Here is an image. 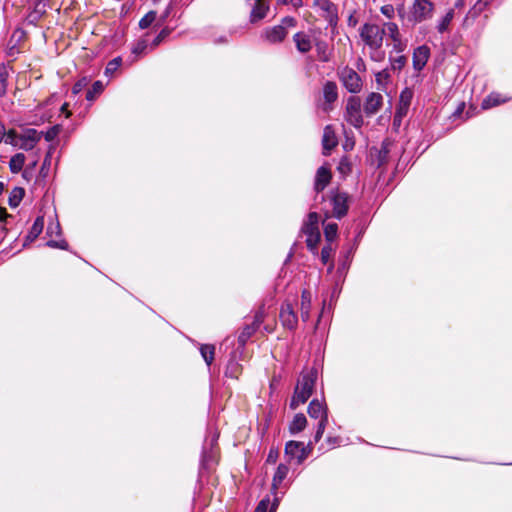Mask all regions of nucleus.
I'll use <instances>...</instances> for the list:
<instances>
[{
    "label": "nucleus",
    "mask_w": 512,
    "mask_h": 512,
    "mask_svg": "<svg viewBox=\"0 0 512 512\" xmlns=\"http://www.w3.org/2000/svg\"><path fill=\"white\" fill-rule=\"evenodd\" d=\"M40 134L35 129H27L19 135L18 147L25 151L34 149L36 144L40 141Z\"/></svg>",
    "instance_id": "ddd939ff"
},
{
    "label": "nucleus",
    "mask_w": 512,
    "mask_h": 512,
    "mask_svg": "<svg viewBox=\"0 0 512 512\" xmlns=\"http://www.w3.org/2000/svg\"><path fill=\"white\" fill-rule=\"evenodd\" d=\"M308 414L311 418L328 423V412L326 405L318 399H313L308 406Z\"/></svg>",
    "instance_id": "dca6fc26"
},
{
    "label": "nucleus",
    "mask_w": 512,
    "mask_h": 512,
    "mask_svg": "<svg viewBox=\"0 0 512 512\" xmlns=\"http://www.w3.org/2000/svg\"><path fill=\"white\" fill-rule=\"evenodd\" d=\"M46 245L51 248H57L62 250L68 249V243L64 239H61L59 241L50 239L47 241Z\"/></svg>",
    "instance_id": "3c124183"
},
{
    "label": "nucleus",
    "mask_w": 512,
    "mask_h": 512,
    "mask_svg": "<svg viewBox=\"0 0 512 512\" xmlns=\"http://www.w3.org/2000/svg\"><path fill=\"white\" fill-rule=\"evenodd\" d=\"M338 144V140L336 137V134L333 130V128L328 125L324 128L323 131V138H322V145H323V153L325 155H328L330 151L336 147Z\"/></svg>",
    "instance_id": "6ab92c4d"
},
{
    "label": "nucleus",
    "mask_w": 512,
    "mask_h": 512,
    "mask_svg": "<svg viewBox=\"0 0 512 512\" xmlns=\"http://www.w3.org/2000/svg\"><path fill=\"white\" fill-rule=\"evenodd\" d=\"M87 85V80L86 78H83L81 80H79L78 82H76L74 85H73V88H72V92L73 94H78L79 92L82 91V89Z\"/></svg>",
    "instance_id": "052dcab7"
},
{
    "label": "nucleus",
    "mask_w": 512,
    "mask_h": 512,
    "mask_svg": "<svg viewBox=\"0 0 512 512\" xmlns=\"http://www.w3.org/2000/svg\"><path fill=\"white\" fill-rule=\"evenodd\" d=\"M313 5L330 24L338 19L337 5L330 0H315Z\"/></svg>",
    "instance_id": "9d476101"
},
{
    "label": "nucleus",
    "mask_w": 512,
    "mask_h": 512,
    "mask_svg": "<svg viewBox=\"0 0 512 512\" xmlns=\"http://www.w3.org/2000/svg\"><path fill=\"white\" fill-rule=\"evenodd\" d=\"M317 380V371L312 369L308 372L302 373L297 381L294 389V394L290 401V408L297 409L301 404H304L312 395L314 386Z\"/></svg>",
    "instance_id": "f257e3e1"
},
{
    "label": "nucleus",
    "mask_w": 512,
    "mask_h": 512,
    "mask_svg": "<svg viewBox=\"0 0 512 512\" xmlns=\"http://www.w3.org/2000/svg\"><path fill=\"white\" fill-rule=\"evenodd\" d=\"M156 12L155 11H149L147 14H145L139 21V27L141 29L148 28L156 19Z\"/></svg>",
    "instance_id": "37998d69"
},
{
    "label": "nucleus",
    "mask_w": 512,
    "mask_h": 512,
    "mask_svg": "<svg viewBox=\"0 0 512 512\" xmlns=\"http://www.w3.org/2000/svg\"><path fill=\"white\" fill-rule=\"evenodd\" d=\"M315 47L319 59L323 62H328L330 60L328 44L325 41L318 40L315 42Z\"/></svg>",
    "instance_id": "f704fd0d"
},
{
    "label": "nucleus",
    "mask_w": 512,
    "mask_h": 512,
    "mask_svg": "<svg viewBox=\"0 0 512 512\" xmlns=\"http://www.w3.org/2000/svg\"><path fill=\"white\" fill-rule=\"evenodd\" d=\"M383 105V96L377 92H371L367 95L364 102V112L367 116L375 115Z\"/></svg>",
    "instance_id": "2eb2a0df"
},
{
    "label": "nucleus",
    "mask_w": 512,
    "mask_h": 512,
    "mask_svg": "<svg viewBox=\"0 0 512 512\" xmlns=\"http://www.w3.org/2000/svg\"><path fill=\"white\" fill-rule=\"evenodd\" d=\"M169 35V30L163 29L161 32L154 38L152 42V48L158 46L167 36Z\"/></svg>",
    "instance_id": "6e6d98bb"
},
{
    "label": "nucleus",
    "mask_w": 512,
    "mask_h": 512,
    "mask_svg": "<svg viewBox=\"0 0 512 512\" xmlns=\"http://www.w3.org/2000/svg\"><path fill=\"white\" fill-rule=\"evenodd\" d=\"M67 108H68V104H67V103H64V104L61 106V112L66 113V117H69V116H70V112H68Z\"/></svg>",
    "instance_id": "774afa93"
},
{
    "label": "nucleus",
    "mask_w": 512,
    "mask_h": 512,
    "mask_svg": "<svg viewBox=\"0 0 512 512\" xmlns=\"http://www.w3.org/2000/svg\"><path fill=\"white\" fill-rule=\"evenodd\" d=\"M200 353H201V356L203 357L205 363L208 366H210L212 361L214 360V353H215L214 346L209 345V344L201 345Z\"/></svg>",
    "instance_id": "c9c22d12"
},
{
    "label": "nucleus",
    "mask_w": 512,
    "mask_h": 512,
    "mask_svg": "<svg viewBox=\"0 0 512 512\" xmlns=\"http://www.w3.org/2000/svg\"><path fill=\"white\" fill-rule=\"evenodd\" d=\"M8 217H10V215L6 212L5 209L0 207V223L5 222Z\"/></svg>",
    "instance_id": "69168bd1"
},
{
    "label": "nucleus",
    "mask_w": 512,
    "mask_h": 512,
    "mask_svg": "<svg viewBox=\"0 0 512 512\" xmlns=\"http://www.w3.org/2000/svg\"><path fill=\"white\" fill-rule=\"evenodd\" d=\"M339 173L342 175H347L351 172V163L348 158L344 157L340 160L339 165L337 167Z\"/></svg>",
    "instance_id": "a18cd8bd"
},
{
    "label": "nucleus",
    "mask_w": 512,
    "mask_h": 512,
    "mask_svg": "<svg viewBox=\"0 0 512 512\" xmlns=\"http://www.w3.org/2000/svg\"><path fill=\"white\" fill-rule=\"evenodd\" d=\"M54 152H55V147L53 145H51L45 155V158L43 160V163H42L40 171H39V176L43 179L46 178L49 174V170L51 167L52 157H53Z\"/></svg>",
    "instance_id": "c756f323"
},
{
    "label": "nucleus",
    "mask_w": 512,
    "mask_h": 512,
    "mask_svg": "<svg viewBox=\"0 0 512 512\" xmlns=\"http://www.w3.org/2000/svg\"><path fill=\"white\" fill-rule=\"evenodd\" d=\"M43 228H44V217L38 216L35 219L31 229L29 230V232L25 238L23 246H27L28 244L32 243L42 233Z\"/></svg>",
    "instance_id": "412c9836"
},
{
    "label": "nucleus",
    "mask_w": 512,
    "mask_h": 512,
    "mask_svg": "<svg viewBox=\"0 0 512 512\" xmlns=\"http://www.w3.org/2000/svg\"><path fill=\"white\" fill-rule=\"evenodd\" d=\"M349 195L338 189L331 190L329 194V202L332 206V216L341 219L349 209Z\"/></svg>",
    "instance_id": "39448f33"
},
{
    "label": "nucleus",
    "mask_w": 512,
    "mask_h": 512,
    "mask_svg": "<svg viewBox=\"0 0 512 512\" xmlns=\"http://www.w3.org/2000/svg\"><path fill=\"white\" fill-rule=\"evenodd\" d=\"M388 148L385 144L382 145L381 150L379 151V166H382L386 162V158L388 155Z\"/></svg>",
    "instance_id": "bf43d9fd"
},
{
    "label": "nucleus",
    "mask_w": 512,
    "mask_h": 512,
    "mask_svg": "<svg viewBox=\"0 0 512 512\" xmlns=\"http://www.w3.org/2000/svg\"><path fill=\"white\" fill-rule=\"evenodd\" d=\"M340 80L350 93H358L362 89V80L359 74L352 68L345 67L340 72Z\"/></svg>",
    "instance_id": "6e6552de"
},
{
    "label": "nucleus",
    "mask_w": 512,
    "mask_h": 512,
    "mask_svg": "<svg viewBox=\"0 0 512 512\" xmlns=\"http://www.w3.org/2000/svg\"><path fill=\"white\" fill-rule=\"evenodd\" d=\"M493 0H479L476 4V7H478V10L481 11L483 8L488 6Z\"/></svg>",
    "instance_id": "0e129e2a"
},
{
    "label": "nucleus",
    "mask_w": 512,
    "mask_h": 512,
    "mask_svg": "<svg viewBox=\"0 0 512 512\" xmlns=\"http://www.w3.org/2000/svg\"><path fill=\"white\" fill-rule=\"evenodd\" d=\"M297 21L294 17L286 16L282 18L279 25L265 28L261 33V38L270 44L282 42L287 34L289 28H294Z\"/></svg>",
    "instance_id": "f03ea898"
},
{
    "label": "nucleus",
    "mask_w": 512,
    "mask_h": 512,
    "mask_svg": "<svg viewBox=\"0 0 512 512\" xmlns=\"http://www.w3.org/2000/svg\"><path fill=\"white\" fill-rule=\"evenodd\" d=\"M393 42V50L397 54L402 53L406 49V43L402 41L401 36L392 39Z\"/></svg>",
    "instance_id": "8fccbe9b"
},
{
    "label": "nucleus",
    "mask_w": 512,
    "mask_h": 512,
    "mask_svg": "<svg viewBox=\"0 0 512 512\" xmlns=\"http://www.w3.org/2000/svg\"><path fill=\"white\" fill-rule=\"evenodd\" d=\"M381 28L385 29V34L387 33L391 40L401 36L398 25L394 22H387Z\"/></svg>",
    "instance_id": "a19ab883"
},
{
    "label": "nucleus",
    "mask_w": 512,
    "mask_h": 512,
    "mask_svg": "<svg viewBox=\"0 0 512 512\" xmlns=\"http://www.w3.org/2000/svg\"><path fill=\"white\" fill-rule=\"evenodd\" d=\"M268 11H269L268 5H266L262 1L256 2L255 6L253 7V9L250 13V22L256 23V22L264 19L267 16Z\"/></svg>",
    "instance_id": "b1692460"
},
{
    "label": "nucleus",
    "mask_w": 512,
    "mask_h": 512,
    "mask_svg": "<svg viewBox=\"0 0 512 512\" xmlns=\"http://www.w3.org/2000/svg\"><path fill=\"white\" fill-rule=\"evenodd\" d=\"M57 133H58V128L57 127H53L51 128L50 130H48L46 133H45V139L46 141H52L54 140V138L57 136Z\"/></svg>",
    "instance_id": "e2e57ef3"
},
{
    "label": "nucleus",
    "mask_w": 512,
    "mask_h": 512,
    "mask_svg": "<svg viewBox=\"0 0 512 512\" xmlns=\"http://www.w3.org/2000/svg\"><path fill=\"white\" fill-rule=\"evenodd\" d=\"M148 47V42L145 39L139 40L132 48V53L136 55L143 54Z\"/></svg>",
    "instance_id": "de8ad7c7"
},
{
    "label": "nucleus",
    "mask_w": 512,
    "mask_h": 512,
    "mask_svg": "<svg viewBox=\"0 0 512 512\" xmlns=\"http://www.w3.org/2000/svg\"><path fill=\"white\" fill-rule=\"evenodd\" d=\"M26 33L23 29H16L7 42L6 54L13 59L21 52V43L25 40Z\"/></svg>",
    "instance_id": "9b49d317"
},
{
    "label": "nucleus",
    "mask_w": 512,
    "mask_h": 512,
    "mask_svg": "<svg viewBox=\"0 0 512 512\" xmlns=\"http://www.w3.org/2000/svg\"><path fill=\"white\" fill-rule=\"evenodd\" d=\"M333 249L330 244L325 245L321 250V261L327 264L332 256Z\"/></svg>",
    "instance_id": "09e8293b"
},
{
    "label": "nucleus",
    "mask_w": 512,
    "mask_h": 512,
    "mask_svg": "<svg viewBox=\"0 0 512 512\" xmlns=\"http://www.w3.org/2000/svg\"><path fill=\"white\" fill-rule=\"evenodd\" d=\"M311 309V294L304 290L301 295V318L304 322L309 320Z\"/></svg>",
    "instance_id": "bb28decb"
},
{
    "label": "nucleus",
    "mask_w": 512,
    "mask_h": 512,
    "mask_svg": "<svg viewBox=\"0 0 512 512\" xmlns=\"http://www.w3.org/2000/svg\"><path fill=\"white\" fill-rule=\"evenodd\" d=\"M121 64H122L121 57H116V58L110 60L107 63V66L105 68V75L111 77L119 69Z\"/></svg>",
    "instance_id": "58836bf2"
},
{
    "label": "nucleus",
    "mask_w": 512,
    "mask_h": 512,
    "mask_svg": "<svg viewBox=\"0 0 512 512\" xmlns=\"http://www.w3.org/2000/svg\"><path fill=\"white\" fill-rule=\"evenodd\" d=\"M385 29L379 25L365 23L360 28V37L363 42L372 50H379L383 44Z\"/></svg>",
    "instance_id": "7ed1b4c3"
},
{
    "label": "nucleus",
    "mask_w": 512,
    "mask_h": 512,
    "mask_svg": "<svg viewBox=\"0 0 512 512\" xmlns=\"http://www.w3.org/2000/svg\"><path fill=\"white\" fill-rule=\"evenodd\" d=\"M413 97V93L410 89H404L400 94L399 105L396 111V116L402 117L407 114L409 106L411 104V100Z\"/></svg>",
    "instance_id": "4be33fe9"
},
{
    "label": "nucleus",
    "mask_w": 512,
    "mask_h": 512,
    "mask_svg": "<svg viewBox=\"0 0 512 512\" xmlns=\"http://www.w3.org/2000/svg\"><path fill=\"white\" fill-rule=\"evenodd\" d=\"M264 317L265 309L262 306L256 311L253 322L251 324L245 325L242 331L240 332L238 336V342L241 345H245L249 338L257 331L261 323L264 321Z\"/></svg>",
    "instance_id": "1a4fd4ad"
},
{
    "label": "nucleus",
    "mask_w": 512,
    "mask_h": 512,
    "mask_svg": "<svg viewBox=\"0 0 512 512\" xmlns=\"http://www.w3.org/2000/svg\"><path fill=\"white\" fill-rule=\"evenodd\" d=\"M304 234L306 235L307 247L312 251L316 250L317 244L320 240V232L314 231V232L304 233Z\"/></svg>",
    "instance_id": "4c0bfd02"
},
{
    "label": "nucleus",
    "mask_w": 512,
    "mask_h": 512,
    "mask_svg": "<svg viewBox=\"0 0 512 512\" xmlns=\"http://www.w3.org/2000/svg\"><path fill=\"white\" fill-rule=\"evenodd\" d=\"M302 231L303 233L319 231L318 214L316 212H311L308 214L307 220L303 225Z\"/></svg>",
    "instance_id": "2f4dec72"
},
{
    "label": "nucleus",
    "mask_w": 512,
    "mask_h": 512,
    "mask_svg": "<svg viewBox=\"0 0 512 512\" xmlns=\"http://www.w3.org/2000/svg\"><path fill=\"white\" fill-rule=\"evenodd\" d=\"M289 472V467L286 464H279L276 472L272 479V492L276 494V490L281 485L283 480L287 477Z\"/></svg>",
    "instance_id": "393cba45"
},
{
    "label": "nucleus",
    "mask_w": 512,
    "mask_h": 512,
    "mask_svg": "<svg viewBox=\"0 0 512 512\" xmlns=\"http://www.w3.org/2000/svg\"><path fill=\"white\" fill-rule=\"evenodd\" d=\"M5 143L11 144L13 146L18 147L19 144V135L15 130H9L7 133L5 132V137L3 139Z\"/></svg>",
    "instance_id": "c03bdc74"
},
{
    "label": "nucleus",
    "mask_w": 512,
    "mask_h": 512,
    "mask_svg": "<svg viewBox=\"0 0 512 512\" xmlns=\"http://www.w3.org/2000/svg\"><path fill=\"white\" fill-rule=\"evenodd\" d=\"M312 445V442L308 443L305 447L302 442L289 441L285 445V455L288 461L296 460L297 464H301L308 457V448Z\"/></svg>",
    "instance_id": "0eeeda50"
},
{
    "label": "nucleus",
    "mask_w": 512,
    "mask_h": 512,
    "mask_svg": "<svg viewBox=\"0 0 512 512\" xmlns=\"http://www.w3.org/2000/svg\"><path fill=\"white\" fill-rule=\"evenodd\" d=\"M338 226L336 223H327L324 226V234L328 242H332L337 236Z\"/></svg>",
    "instance_id": "79ce46f5"
},
{
    "label": "nucleus",
    "mask_w": 512,
    "mask_h": 512,
    "mask_svg": "<svg viewBox=\"0 0 512 512\" xmlns=\"http://www.w3.org/2000/svg\"><path fill=\"white\" fill-rule=\"evenodd\" d=\"M435 5L430 0H414L410 12L409 20L415 24L430 20L433 17Z\"/></svg>",
    "instance_id": "20e7f679"
},
{
    "label": "nucleus",
    "mask_w": 512,
    "mask_h": 512,
    "mask_svg": "<svg viewBox=\"0 0 512 512\" xmlns=\"http://www.w3.org/2000/svg\"><path fill=\"white\" fill-rule=\"evenodd\" d=\"M279 317L285 328L289 330L296 329L298 318L291 303L286 302L282 304Z\"/></svg>",
    "instance_id": "f8f14e48"
},
{
    "label": "nucleus",
    "mask_w": 512,
    "mask_h": 512,
    "mask_svg": "<svg viewBox=\"0 0 512 512\" xmlns=\"http://www.w3.org/2000/svg\"><path fill=\"white\" fill-rule=\"evenodd\" d=\"M307 425V419L304 414L298 413L294 416L289 426L291 434H297L305 429Z\"/></svg>",
    "instance_id": "a878e982"
},
{
    "label": "nucleus",
    "mask_w": 512,
    "mask_h": 512,
    "mask_svg": "<svg viewBox=\"0 0 512 512\" xmlns=\"http://www.w3.org/2000/svg\"><path fill=\"white\" fill-rule=\"evenodd\" d=\"M279 503V498L277 496L274 497L273 503L270 506V512H275Z\"/></svg>",
    "instance_id": "338daca9"
},
{
    "label": "nucleus",
    "mask_w": 512,
    "mask_h": 512,
    "mask_svg": "<svg viewBox=\"0 0 512 512\" xmlns=\"http://www.w3.org/2000/svg\"><path fill=\"white\" fill-rule=\"evenodd\" d=\"M241 372L242 366L235 359L229 360L226 366L225 376L232 379H237Z\"/></svg>",
    "instance_id": "473e14b6"
},
{
    "label": "nucleus",
    "mask_w": 512,
    "mask_h": 512,
    "mask_svg": "<svg viewBox=\"0 0 512 512\" xmlns=\"http://www.w3.org/2000/svg\"><path fill=\"white\" fill-rule=\"evenodd\" d=\"M293 41L296 45V49L302 54L308 53L312 49V39L305 32H297L294 34Z\"/></svg>",
    "instance_id": "aec40b11"
},
{
    "label": "nucleus",
    "mask_w": 512,
    "mask_h": 512,
    "mask_svg": "<svg viewBox=\"0 0 512 512\" xmlns=\"http://www.w3.org/2000/svg\"><path fill=\"white\" fill-rule=\"evenodd\" d=\"M323 98L325 104L323 105L324 111H329L331 109V104L335 102L338 98V88L335 82L327 81L323 86Z\"/></svg>",
    "instance_id": "f3484780"
},
{
    "label": "nucleus",
    "mask_w": 512,
    "mask_h": 512,
    "mask_svg": "<svg viewBox=\"0 0 512 512\" xmlns=\"http://www.w3.org/2000/svg\"><path fill=\"white\" fill-rule=\"evenodd\" d=\"M326 425H327V423H323V421H318L317 429H316V432L313 437L314 443H317L320 441V439L322 438L323 433L325 431Z\"/></svg>",
    "instance_id": "864d4df0"
},
{
    "label": "nucleus",
    "mask_w": 512,
    "mask_h": 512,
    "mask_svg": "<svg viewBox=\"0 0 512 512\" xmlns=\"http://www.w3.org/2000/svg\"><path fill=\"white\" fill-rule=\"evenodd\" d=\"M25 195V190L22 187H14L10 194L8 203L11 208H16L19 206L21 201L23 200V197Z\"/></svg>",
    "instance_id": "7c9ffc66"
},
{
    "label": "nucleus",
    "mask_w": 512,
    "mask_h": 512,
    "mask_svg": "<svg viewBox=\"0 0 512 512\" xmlns=\"http://www.w3.org/2000/svg\"><path fill=\"white\" fill-rule=\"evenodd\" d=\"M509 100H510L509 97H506L497 92H492L482 101L481 106L483 109H490L492 107L506 103Z\"/></svg>",
    "instance_id": "5701e85b"
},
{
    "label": "nucleus",
    "mask_w": 512,
    "mask_h": 512,
    "mask_svg": "<svg viewBox=\"0 0 512 512\" xmlns=\"http://www.w3.org/2000/svg\"><path fill=\"white\" fill-rule=\"evenodd\" d=\"M103 89V83L101 81H95L91 89L87 91L86 99L88 101H93L97 97V95H99L103 91Z\"/></svg>",
    "instance_id": "e433bc0d"
},
{
    "label": "nucleus",
    "mask_w": 512,
    "mask_h": 512,
    "mask_svg": "<svg viewBox=\"0 0 512 512\" xmlns=\"http://www.w3.org/2000/svg\"><path fill=\"white\" fill-rule=\"evenodd\" d=\"M269 505H270V499H269V497H265L258 503L254 512H267Z\"/></svg>",
    "instance_id": "4d7b16f0"
},
{
    "label": "nucleus",
    "mask_w": 512,
    "mask_h": 512,
    "mask_svg": "<svg viewBox=\"0 0 512 512\" xmlns=\"http://www.w3.org/2000/svg\"><path fill=\"white\" fill-rule=\"evenodd\" d=\"M380 11L385 17H387L389 19H392L395 15V9L392 4L383 5L381 7Z\"/></svg>",
    "instance_id": "5fc2aeb1"
},
{
    "label": "nucleus",
    "mask_w": 512,
    "mask_h": 512,
    "mask_svg": "<svg viewBox=\"0 0 512 512\" xmlns=\"http://www.w3.org/2000/svg\"><path fill=\"white\" fill-rule=\"evenodd\" d=\"M277 458H278V451L274 450V449H270L267 459H266V462L274 464L277 461Z\"/></svg>",
    "instance_id": "680f3d73"
},
{
    "label": "nucleus",
    "mask_w": 512,
    "mask_h": 512,
    "mask_svg": "<svg viewBox=\"0 0 512 512\" xmlns=\"http://www.w3.org/2000/svg\"><path fill=\"white\" fill-rule=\"evenodd\" d=\"M332 179L331 170L323 165L319 167L316 171L315 179H314V190L316 193L322 192L330 183Z\"/></svg>",
    "instance_id": "4468645a"
},
{
    "label": "nucleus",
    "mask_w": 512,
    "mask_h": 512,
    "mask_svg": "<svg viewBox=\"0 0 512 512\" xmlns=\"http://www.w3.org/2000/svg\"><path fill=\"white\" fill-rule=\"evenodd\" d=\"M345 118L355 128L363 125L361 114V101L359 97L351 96L347 100Z\"/></svg>",
    "instance_id": "423d86ee"
},
{
    "label": "nucleus",
    "mask_w": 512,
    "mask_h": 512,
    "mask_svg": "<svg viewBox=\"0 0 512 512\" xmlns=\"http://www.w3.org/2000/svg\"><path fill=\"white\" fill-rule=\"evenodd\" d=\"M9 77V67L5 64L0 65V96H4L7 93Z\"/></svg>",
    "instance_id": "72a5a7b5"
},
{
    "label": "nucleus",
    "mask_w": 512,
    "mask_h": 512,
    "mask_svg": "<svg viewBox=\"0 0 512 512\" xmlns=\"http://www.w3.org/2000/svg\"><path fill=\"white\" fill-rule=\"evenodd\" d=\"M430 56V49L426 45L417 47L413 52V68L416 71H421Z\"/></svg>",
    "instance_id": "a211bd4d"
},
{
    "label": "nucleus",
    "mask_w": 512,
    "mask_h": 512,
    "mask_svg": "<svg viewBox=\"0 0 512 512\" xmlns=\"http://www.w3.org/2000/svg\"><path fill=\"white\" fill-rule=\"evenodd\" d=\"M407 58L404 55H399L396 57L390 56V64L391 68L394 71H401L403 67L406 65Z\"/></svg>",
    "instance_id": "ea45409f"
},
{
    "label": "nucleus",
    "mask_w": 512,
    "mask_h": 512,
    "mask_svg": "<svg viewBox=\"0 0 512 512\" xmlns=\"http://www.w3.org/2000/svg\"><path fill=\"white\" fill-rule=\"evenodd\" d=\"M46 233L49 237H53L54 235L60 236L61 235V227H60L59 222L56 221L55 223L54 222L50 223L47 227Z\"/></svg>",
    "instance_id": "49530a36"
},
{
    "label": "nucleus",
    "mask_w": 512,
    "mask_h": 512,
    "mask_svg": "<svg viewBox=\"0 0 512 512\" xmlns=\"http://www.w3.org/2000/svg\"><path fill=\"white\" fill-rule=\"evenodd\" d=\"M353 253L352 248L345 254L344 259L340 262L338 271H345L348 268L350 255Z\"/></svg>",
    "instance_id": "13d9d810"
},
{
    "label": "nucleus",
    "mask_w": 512,
    "mask_h": 512,
    "mask_svg": "<svg viewBox=\"0 0 512 512\" xmlns=\"http://www.w3.org/2000/svg\"><path fill=\"white\" fill-rule=\"evenodd\" d=\"M389 77V72L386 69H384L376 73L375 80L379 86H383L385 83H387Z\"/></svg>",
    "instance_id": "603ef678"
},
{
    "label": "nucleus",
    "mask_w": 512,
    "mask_h": 512,
    "mask_svg": "<svg viewBox=\"0 0 512 512\" xmlns=\"http://www.w3.org/2000/svg\"><path fill=\"white\" fill-rule=\"evenodd\" d=\"M454 15H455V11L454 9H449L446 14L441 17L437 23V31L441 34L445 33L448 31L449 29V26L454 18Z\"/></svg>",
    "instance_id": "cd10ccee"
},
{
    "label": "nucleus",
    "mask_w": 512,
    "mask_h": 512,
    "mask_svg": "<svg viewBox=\"0 0 512 512\" xmlns=\"http://www.w3.org/2000/svg\"><path fill=\"white\" fill-rule=\"evenodd\" d=\"M26 157L23 153H16L9 161L10 171L14 174L19 173L23 170Z\"/></svg>",
    "instance_id": "c85d7f7f"
}]
</instances>
